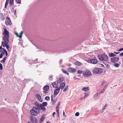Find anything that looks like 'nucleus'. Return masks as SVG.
Here are the masks:
<instances>
[{
	"mask_svg": "<svg viewBox=\"0 0 123 123\" xmlns=\"http://www.w3.org/2000/svg\"><path fill=\"white\" fill-rule=\"evenodd\" d=\"M97 57L101 61H104L106 62L108 61V55L105 53L101 55H98Z\"/></svg>",
	"mask_w": 123,
	"mask_h": 123,
	"instance_id": "f257e3e1",
	"label": "nucleus"
},
{
	"mask_svg": "<svg viewBox=\"0 0 123 123\" xmlns=\"http://www.w3.org/2000/svg\"><path fill=\"white\" fill-rule=\"evenodd\" d=\"M103 72V69L101 68L95 67L92 70V72L94 74H100Z\"/></svg>",
	"mask_w": 123,
	"mask_h": 123,
	"instance_id": "f03ea898",
	"label": "nucleus"
},
{
	"mask_svg": "<svg viewBox=\"0 0 123 123\" xmlns=\"http://www.w3.org/2000/svg\"><path fill=\"white\" fill-rule=\"evenodd\" d=\"M83 74L84 76L86 77H88L91 75V73L89 70H86L83 71Z\"/></svg>",
	"mask_w": 123,
	"mask_h": 123,
	"instance_id": "7ed1b4c3",
	"label": "nucleus"
},
{
	"mask_svg": "<svg viewBox=\"0 0 123 123\" xmlns=\"http://www.w3.org/2000/svg\"><path fill=\"white\" fill-rule=\"evenodd\" d=\"M30 112L31 114L34 116H37V114H36L35 113L38 114L40 113V111L38 110L37 111L33 109L31 110Z\"/></svg>",
	"mask_w": 123,
	"mask_h": 123,
	"instance_id": "20e7f679",
	"label": "nucleus"
},
{
	"mask_svg": "<svg viewBox=\"0 0 123 123\" xmlns=\"http://www.w3.org/2000/svg\"><path fill=\"white\" fill-rule=\"evenodd\" d=\"M87 61L89 63H91L93 64H96L98 63L97 60L95 59H89Z\"/></svg>",
	"mask_w": 123,
	"mask_h": 123,
	"instance_id": "39448f33",
	"label": "nucleus"
},
{
	"mask_svg": "<svg viewBox=\"0 0 123 123\" xmlns=\"http://www.w3.org/2000/svg\"><path fill=\"white\" fill-rule=\"evenodd\" d=\"M9 36H6L4 35L2 37V39L4 41H3L5 43H8L9 41Z\"/></svg>",
	"mask_w": 123,
	"mask_h": 123,
	"instance_id": "423d86ee",
	"label": "nucleus"
},
{
	"mask_svg": "<svg viewBox=\"0 0 123 123\" xmlns=\"http://www.w3.org/2000/svg\"><path fill=\"white\" fill-rule=\"evenodd\" d=\"M110 60L111 62L113 63H116L118 61L119 58L118 57H113L111 58Z\"/></svg>",
	"mask_w": 123,
	"mask_h": 123,
	"instance_id": "0eeeda50",
	"label": "nucleus"
},
{
	"mask_svg": "<svg viewBox=\"0 0 123 123\" xmlns=\"http://www.w3.org/2000/svg\"><path fill=\"white\" fill-rule=\"evenodd\" d=\"M6 19L7 20V23L6 21L5 23L6 25L7 26H8L10 25H11L12 24V23L10 19V18L9 17H7Z\"/></svg>",
	"mask_w": 123,
	"mask_h": 123,
	"instance_id": "6e6552de",
	"label": "nucleus"
},
{
	"mask_svg": "<svg viewBox=\"0 0 123 123\" xmlns=\"http://www.w3.org/2000/svg\"><path fill=\"white\" fill-rule=\"evenodd\" d=\"M30 119L32 123H38V121L35 117L31 116Z\"/></svg>",
	"mask_w": 123,
	"mask_h": 123,
	"instance_id": "1a4fd4ad",
	"label": "nucleus"
},
{
	"mask_svg": "<svg viewBox=\"0 0 123 123\" xmlns=\"http://www.w3.org/2000/svg\"><path fill=\"white\" fill-rule=\"evenodd\" d=\"M68 71L70 73H73L75 72L76 70L75 69L71 67H70L68 69Z\"/></svg>",
	"mask_w": 123,
	"mask_h": 123,
	"instance_id": "9d476101",
	"label": "nucleus"
},
{
	"mask_svg": "<svg viewBox=\"0 0 123 123\" xmlns=\"http://www.w3.org/2000/svg\"><path fill=\"white\" fill-rule=\"evenodd\" d=\"M60 90V88L57 87L54 91V95L56 96L59 93Z\"/></svg>",
	"mask_w": 123,
	"mask_h": 123,
	"instance_id": "9b49d317",
	"label": "nucleus"
},
{
	"mask_svg": "<svg viewBox=\"0 0 123 123\" xmlns=\"http://www.w3.org/2000/svg\"><path fill=\"white\" fill-rule=\"evenodd\" d=\"M2 34L3 35L4 34L6 36H9V32L6 29V28H5L4 30V32Z\"/></svg>",
	"mask_w": 123,
	"mask_h": 123,
	"instance_id": "f8f14e48",
	"label": "nucleus"
},
{
	"mask_svg": "<svg viewBox=\"0 0 123 123\" xmlns=\"http://www.w3.org/2000/svg\"><path fill=\"white\" fill-rule=\"evenodd\" d=\"M56 99H53V95L52 94L51 96V102L52 103V105H53L55 104L56 102Z\"/></svg>",
	"mask_w": 123,
	"mask_h": 123,
	"instance_id": "ddd939ff",
	"label": "nucleus"
},
{
	"mask_svg": "<svg viewBox=\"0 0 123 123\" xmlns=\"http://www.w3.org/2000/svg\"><path fill=\"white\" fill-rule=\"evenodd\" d=\"M58 83L57 82V83L56 82H55L52 83V84L53 86V87H54L55 88H57L58 87Z\"/></svg>",
	"mask_w": 123,
	"mask_h": 123,
	"instance_id": "4468645a",
	"label": "nucleus"
},
{
	"mask_svg": "<svg viewBox=\"0 0 123 123\" xmlns=\"http://www.w3.org/2000/svg\"><path fill=\"white\" fill-rule=\"evenodd\" d=\"M65 85V84L64 83H62L60 84V86L58 88H60V89L61 88L62 90L63 89Z\"/></svg>",
	"mask_w": 123,
	"mask_h": 123,
	"instance_id": "2eb2a0df",
	"label": "nucleus"
},
{
	"mask_svg": "<svg viewBox=\"0 0 123 123\" xmlns=\"http://www.w3.org/2000/svg\"><path fill=\"white\" fill-rule=\"evenodd\" d=\"M45 118V116L44 115H43L40 118L39 120V123H41L44 120Z\"/></svg>",
	"mask_w": 123,
	"mask_h": 123,
	"instance_id": "dca6fc26",
	"label": "nucleus"
},
{
	"mask_svg": "<svg viewBox=\"0 0 123 123\" xmlns=\"http://www.w3.org/2000/svg\"><path fill=\"white\" fill-rule=\"evenodd\" d=\"M64 80V78L62 77L61 78H60L59 79H58L57 80V82L58 83H60L61 82H62Z\"/></svg>",
	"mask_w": 123,
	"mask_h": 123,
	"instance_id": "f3484780",
	"label": "nucleus"
},
{
	"mask_svg": "<svg viewBox=\"0 0 123 123\" xmlns=\"http://www.w3.org/2000/svg\"><path fill=\"white\" fill-rule=\"evenodd\" d=\"M49 86L48 85L45 86L43 88V89L45 91H48L49 90Z\"/></svg>",
	"mask_w": 123,
	"mask_h": 123,
	"instance_id": "a211bd4d",
	"label": "nucleus"
},
{
	"mask_svg": "<svg viewBox=\"0 0 123 123\" xmlns=\"http://www.w3.org/2000/svg\"><path fill=\"white\" fill-rule=\"evenodd\" d=\"M89 89V87H84L82 89V90L84 91H87Z\"/></svg>",
	"mask_w": 123,
	"mask_h": 123,
	"instance_id": "6ab92c4d",
	"label": "nucleus"
},
{
	"mask_svg": "<svg viewBox=\"0 0 123 123\" xmlns=\"http://www.w3.org/2000/svg\"><path fill=\"white\" fill-rule=\"evenodd\" d=\"M108 55L110 57H113L116 56L115 55L112 53H109Z\"/></svg>",
	"mask_w": 123,
	"mask_h": 123,
	"instance_id": "aec40b11",
	"label": "nucleus"
},
{
	"mask_svg": "<svg viewBox=\"0 0 123 123\" xmlns=\"http://www.w3.org/2000/svg\"><path fill=\"white\" fill-rule=\"evenodd\" d=\"M40 105L41 106L42 105L43 106H46L47 105V103L46 102H43L42 104H40Z\"/></svg>",
	"mask_w": 123,
	"mask_h": 123,
	"instance_id": "412c9836",
	"label": "nucleus"
},
{
	"mask_svg": "<svg viewBox=\"0 0 123 123\" xmlns=\"http://www.w3.org/2000/svg\"><path fill=\"white\" fill-rule=\"evenodd\" d=\"M7 58L6 57H5L2 60H1L0 62L2 63H4L5 62L6 59H7Z\"/></svg>",
	"mask_w": 123,
	"mask_h": 123,
	"instance_id": "4be33fe9",
	"label": "nucleus"
},
{
	"mask_svg": "<svg viewBox=\"0 0 123 123\" xmlns=\"http://www.w3.org/2000/svg\"><path fill=\"white\" fill-rule=\"evenodd\" d=\"M62 70L64 73L67 74L68 75H69V74L66 71L63 69H62Z\"/></svg>",
	"mask_w": 123,
	"mask_h": 123,
	"instance_id": "5701e85b",
	"label": "nucleus"
},
{
	"mask_svg": "<svg viewBox=\"0 0 123 123\" xmlns=\"http://www.w3.org/2000/svg\"><path fill=\"white\" fill-rule=\"evenodd\" d=\"M44 107L45 106H43L42 105H41V109L43 111H45L46 110L45 108Z\"/></svg>",
	"mask_w": 123,
	"mask_h": 123,
	"instance_id": "b1692460",
	"label": "nucleus"
},
{
	"mask_svg": "<svg viewBox=\"0 0 123 123\" xmlns=\"http://www.w3.org/2000/svg\"><path fill=\"white\" fill-rule=\"evenodd\" d=\"M103 63L105 65L107 68H110V66L108 64L105 63L104 62H103Z\"/></svg>",
	"mask_w": 123,
	"mask_h": 123,
	"instance_id": "393cba45",
	"label": "nucleus"
},
{
	"mask_svg": "<svg viewBox=\"0 0 123 123\" xmlns=\"http://www.w3.org/2000/svg\"><path fill=\"white\" fill-rule=\"evenodd\" d=\"M14 3V0H10L9 4L10 5H12Z\"/></svg>",
	"mask_w": 123,
	"mask_h": 123,
	"instance_id": "a878e982",
	"label": "nucleus"
},
{
	"mask_svg": "<svg viewBox=\"0 0 123 123\" xmlns=\"http://www.w3.org/2000/svg\"><path fill=\"white\" fill-rule=\"evenodd\" d=\"M89 95L87 93L85 92V95L83 97V98H85L86 97H87L88 96H89Z\"/></svg>",
	"mask_w": 123,
	"mask_h": 123,
	"instance_id": "bb28decb",
	"label": "nucleus"
},
{
	"mask_svg": "<svg viewBox=\"0 0 123 123\" xmlns=\"http://www.w3.org/2000/svg\"><path fill=\"white\" fill-rule=\"evenodd\" d=\"M0 15L1 16V18H2V20H4V16L3 13H0Z\"/></svg>",
	"mask_w": 123,
	"mask_h": 123,
	"instance_id": "cd10ccee",
	"label": "nucleus"
},
{
	"mask_svg": "<svg viewBox=\"0 0 123 123\" xmlns=\"http://www.w3.org/2000/svg\"><path fill=\"white\" fill-rule=\"evenodd\" d=\"M68 89V86H66L65 87V88H64V89L63 90V91L64 92H65Z\"/></svg>",
	"mask_w": 123,
	"mask_h": 123,
	"instance_id": "c85d7f7f",
	"label": "nucleus"
},
{
	"mask_svg": "<svg viewBox=\"0 0 123 123\" xmlns=\"http://www.w3.org/2000/svg\"><path fill=\"white\" fill-rule=\"evenodd\" d=\"M35 106H37V107H38L40 105V104H39L37 102H35Z\"/></svg>",
	"mask_w": 123,
	"mask_h": 123,
	"instance_id": "c756f323",
	"label": "nucleus"
},
{
	"mask_svg": "<svg viewBox=\"0 0 123 123\" xmlns=\"http://www.w3.org/2000/svg\"><path fill=\"white\" fill-rule=\"evenodd\" d=\"M2 44L3 47H5L6 46V43H5L3 42L2 41L1 43Z\"/></svg>",
	"mask_w": 123,
	"mask_h": 123,
	"instance_id": "7c9ffc66",
	"label": "nucleus"
},
{
	"mask_svg": "<svg viewBox=\"0 0 123 123\" xmlns=\"http://www.w3.org/2000/svg\"><path fill=\"white\" fill-rule=\"evenodd\" d=\"M114 64V66L116 67H119V65L118 63H116Z\"/></svg>",
	"mask_w": 123,
	"mask_h": 123,
	"instance_id": "2f4dec72",
	"label": "nucleus"
},
{
	"mask_svg": "<svg viewBox=\"0 0 123 123\" xmlns=\"http://www.w3.org/2000/svg\"><path fill=\"white\" fill-rule=\"evenodd\" d=\"M105 90L106 89H105L104 88H103L102 90L101 91H100V93H103L104 92H105Z\"/></svg>",
	"mask_w": 123,
	"mask_h": 123,
	"instance_id": "473e14b6",
	"label": "nucleus"
},
{
	"mask_svg": "<svg viewBox=\"0 0 123 123\" xmlns=\"http://www.w3.org/2000/svg\"><path fill=\"white\" fill-rule=\"evenodd\" d=\"M50 97L48 96H46L45 97V99L46 100L49 101L50 100Z\"/></svg>",
	"mask_w": 123,
	"mask_h": 123,
	"instance_id": "72a5a7b5",
	"label": "nucleus"
},
{
	"mask_svg": "<svg viewBox=\"0 0 123 123\" xmlns=\"http://www.w3.org/2000/svg\"><path fill=\"white\" fill-rule=\"evenodd\" d=\"M36 96L38 99L40 98H41V97L40 95L39 94H37Z\"/></svg>",
	"mask_w": 123,
	"mask_h": 123,
	"instance_id": "f704fd0d",
	"label": "nucleus"
},
{
	"mask_svg": "<svg viewBox=\"0 0 123 123\" xmlns=\"http://www.w3.org/2000/svg\"><path fill=\"white\" fill-rule=\"evenodd\" d=\"M60 102H59L57 104V106L56 107V109H59V107L60 105Z\"/></svg>",
	"mask_w": 123,
	"mask_h": 123,
	"instance_id": "c9c22d12",
	"label": "nucleus"
},
{
	"mask_svg": "<svg viewBox=\"0 0 123 123\" xmlns=\"http://www.w3.org/2000/svg\"><path fill=\"white\" fill-rule=\"evenodd\" d=\"M98 93L97 92L96 94L94 95V98H97L98 96Z\"/></svg>",
	"mask_w": 123,
	"mask_h": 123,
	"instance_id": "e433bc0d",
	"label": "nucleus"
},
{
	"mask_svg": "<svg viewBox=\"0 0 123 123\" xmlns=\"http://www.w3.org/2000/svg\"><path fill=\"white\" fill-rule=\"evenodd\" d=\"M23 33V32L22 31H21L20 33V35L19 36H18V37L20 38H21L22 37V35Z\"/></svg>",
	"mask_w": 123,
	"mask_h": 123,
	"instance_id": "4c0bfd02",
	"label": "nucleus"
},
{
	"mask_svg": "<svg viewBox=\"0 0 123 123\" xmlns=\"http://www.w3.org/2000/svg\"><path fill=\"white\" fill-rule=\"evenodd\" d=\"M33 109H34L35 110H37V111L38 110V108L37 107V108L35 106L33 107Z\"/></svg>",
	"mask_w": 123,
	"mask_h": 123,
	"instance_id": "58836bf2",
	"label": "nucleus"
},
{
	"mask_svg": "<svg viewBox=\"0 0 123 123\" xmlns=\"http://www.w3.org/2000/svg\"><path fill=\"white\" fill-rule=\"evenodd\" d=\"M8 43H6V49H7L8 50V49L9 48V45L8 44Z\"/></svg>",
	"mask_w": 123,
	"mask_h": 123,
	"instance_id": "ea45409f",
	"label": "nucleus"
},
{
	"mask_svg": "<svg viewBox=\"0 0 123 123\" xmlns=\"http://www.w3.org/2000/svg\"><path fill=\"white\" fill-rule=\"evenodd\" d=\"M15 1L18 4H20L21 3V2L19 0H15Z\"/></svg>",
	"mask_w": 123,
	"mask_h": 123,
	"instance_id": "a19ab883",
	"label": "nucleus"
},
{
	"mask_svg": "<svg viewBox=\"0 0 123 123\" xmlns=\"http://www.w3.org/2000/svg\"><path fill=\"white\" fill-rule=\"evenodd\" d=\"M83 72L82 71L80 70H78L77 71V72L79 74H81Z\"/></svg>",
	"mask_w": 123,
	"mask_h": 123,
	"instance_id": "79ce46f5",
	"label": "nucleus"
},
{
	"mask_svg": "<svg viewBox=\"0 0 123 123\" xmlns=\"http://www.w3.org/2000/svg\"><path fill=\"white\" fill-rule=\"evenodd\" d=\"M53 77V75H50L49 76V79L50 80H52V78Z\"/></svg>",
	"mask_w": 123,
	"mask_h": 123,
	"instance_id": "37998d69",
	"label": "nucleus"
},
{
	"mask_svg": "<svg viewBox=\"0 0 123 123\" xmlns=\"http://www.w3.org/2000/svg\"><path fill=\"white\" fill-rule=\"evenodd\" d=\"M0 70H2L3 69V67L1 63H0Z\"/></svg>",
	"mask_w": 123,
	"mask_h": 123,
	"instance_id": "c03bdc74",
	"label": "nucleus"
},
{
	"mask_svg": "<svg viewBox=\"0 0 123 123\" xmlns=\"http://www.w3.org/2000/svg\"><path fill=\"white\" fill-rule=\"evenodd\" d=\"M107 106V104L105 105L104 107H103L102 109V110H104L105 109V107H106Z\"/></svg>",
	"mask_w": 123,
	"mask_h": 123,
	"instance_id": "a18cd8bd",
	"label": "nucleus"
},
{
	"mask_svg": "<svg viewBox=\"0 0 123 123\" xmlns=\"http://www.w3.org/2000/svg\"><path fill=\"white\" fill-rule=\"evenodd\" d=\"M76 64L79 66H80L81 65V63L79 62H76Z\"/></svg>",
	"mask_w": 123,
	"mask_h": 123,
	"instance_id": "49530a36",
	"label": "nucleus"
},
{
	"mask_svg": "<svg viewBox=\"0 0 123 123\" xmlns=\"http://www.w3.org/2000/svg\"><path fill=\"white\" fill-rule=\"evenodd\" d=\"M105 80L103 81L101 84V85L102 86L105 83Z\"/></svg>",
	"mask_w": 123,
	"mask_h": 123,
	"instance_id": "de8ad7c7",
	"label": "nucleus"
},
{
	"mask_svg": "<svg viewBox=\"0 0 123 123\" xmlns=\"http://www.w3.org/2000/svg\"><path fill=\"white\" fill-rule=\"evenodd\" d=\"M79 113L78 112H77L75 113V115L76 116H79Z\"/></svg>",
	"mask_w": 123,
	"mask_h": 123,
	"instance_id": "09e8293b",
	"label": "nucleus"
},
{
	"mask_svg": "<svg viewBox=\"0 0 123 123\" xmlns=\"http://www.w3.org/2000/svg\"><path fill=\"white\" fill-rule=\"evenodd\" d=\"M11 12L12 13H13L14 12V8L13 7H12L11 9Z\"/></svg>",
	"mask_w": 123,
	"mask_h": 123,
	"instance_id": "8fccbe9b",
	"label": "nucleus"
},
{
	"mask_svg": "<svg viewBox=\"0 0 123 123\" xmlns=\"http://www.w3.org/2000/svg\"><path fill=\"white\" fill-rule=\"evenodd\" d=\"M38 59L37 58L33 62L34 63H37V60Z\"/></svg>",
	"mask_w": 123,
	"mask_h": 123,
	"instance_id": "3c124183",
	"label": "nucleus"
},
{
	"mask_svg": "<svg viewBox=\"0 0 123 123\" xmlns=\"http://www.w3.org/2000/svg\"><path fill=\"white\" fill-rule=\"evenodd\" d=\"M38 99L41 102H42L43 101L42 99L41 98H41H38Z\"/></svg>",
	"mask_w": 123,
	"mask_h": 123,
	"instance_id": "603ef678",
	"label": "nucleus"
},
{
	"mask_svg": "<svg viewBox=\"0 0 123 123\" xmlns=\"http://www.w3.org/2000/svg\"><path fill=\"white\" fill-rule=\"evenodd\" d=\"M41 106L40 105H39V107H37L38 108V110L39 111V110H40L41 109Z\"/></svg>",
	"mask_w": 123,
	"mask_h": 123,
	"instance_id": "864d4df0",
	"label": "nucleus"
},
{
	"mask_svg": "<svg viewBox=\"0 0 123 123\" xmlns=\"http://www.w3.org/2000/svg\"><path fill=\"white\" fill-rule=\"evenodd\" d=\"M0 54H1L3 55L5 54V52H3V51H2V50Z\"/></svg>",
	"mask_w": 123,
	"mask_h": 123,
	"instance_id": "5fc2aeb1",
	"label": "nucleus"
},
{
	"mask_svg": "<svg viewBox=\"0 0 123 123\" xmlns=\"http://www.w3.org/2000/svg\"><path fill=\"white\" fill-rule=\"evenodd\" d=\"M57 114L59 113V109H56Z\"/></svg>",
	"mask_w": 123,
	"mask_h": 123,
	"instance_id": "6e6d98bb",
	"label": "nucleus"
},
{
	"mask_svg": "<svg viewBox=\"0 0 123 123\" xmlns=\"http://www.w3.org/2000/svg\"><path fill=\"white\" fill-rule=\"evenodd\" d=\"M9 2V0H6L5 4L8 5Z\"/></svg>",
	"mask_w": 123,
	"mask_h": 123,
	"instance_id": "4d7b16f0",
	"label": "nucleus"
},
{
	"mask_svg": "<svg viewBox=\"0 0 123 123\" xmlns=\"http://www.w3.org/2000/svg\"><path fill=\"white\" fill-rule=\"evenodd\" d=\"M2 51H3V52H6L7 51L6 49L4 48H3V49H2Z\"/></svg>",
	"mask_w": 123,
	"mask_h": 123,
	"instance_id": "13d9d810",
	"label": "nucleus"
},
{
	"mask_svg": "<svg viewBox=\"0 0 123 123\" xmlns=\"http://www.w3.org/2000/svg\"><path fill=\"white\" fill-rule=\"evenodd\" d=\"M45 91L44 90V91H43V93L44 94H46L48 92H46V91Z\"/></svg>",
	"mask_w": 123,
	"mask_h": 123,
	"instance_id": "bf43d9fd",
	"label": "nucleus"
},
{
	"mask_svg": "<svg viewBox=\"0 0 123 123\" xmlns=\"http://www.w3.org/2000/svg\"><path fill=\"white\" fill-rule=\"evenodd\" d=\"M108 86V85H105V86L104 87V88L106 89V88H107Z\"/></svg>",
	"mask_w": 123,
	"mask_h": 123,
	"instance_id": "052dcab7",
	"label": "nucleus"
},
{
	"mask_svg": "<svg viewBox=\"0 0 123 123\" xmlns=\"http://www.w3.org/2000/svg\"><path fill=\"white\" fill-rule=\"evenodd\" d=\"M63 115L64 117H66V115L65 114V112L64 110H63Z\"/></svg>",
	"mask_w": 123,
	"mask_h": 123,
	"instance_id": "680f3d73",
	"label": "nucleus"
},
{
	"mask_svg": "<svg viewBox=\"0 0 123 123\" xmlns=\"http://www.w3.org/2000/svg\"><path fill=\"white\" fill-rule=\"evenodd\" d=\"M123 50V48L120 49L118 50V51H121Z\"/></svg>",
	"mask_w": 123,
	"mask_h": 123,
	"instance_id": "e2e57ef3",
	"label": "nucleus"
},
{
	"mask_svg": "<svg viewBox=\"0 0 123 123\" xmlns=\"http://www.w3.org/2000/svg\"><path fill=\"white\" fill-rule=\"evenodd\" d=\"M56 113L55 112H54L53 113V117H54V115Z\"/></svg>",
	"mask_w": 123,
	"mask_h": 123,
	"instance_id": "0e129e2a",
	"label": "nucleus"
},
{
	"mask_svg": "<svg viewBox=\"0 0 123 123\" xmlns=\"http://www.w3.org/2000/svg\"><path fill=\"white\" fill-rule=\"evenodd\" d=\"M3 55L1 54H0V59L1 58H2Z\"/></svg>",
	"mask_w": 123,
	"mask_h": 123,
	"instance_id": "69168bd1",
	"label": "nucleus"
},
{
	"mask_svg": "<svg viewBox=\"0 0 123 123\" xmlns=\"http://www.w3.org/2000/svg\"><path fill=\"white\" fill-rule=\"evenodd\" d=\"M5 54H6V56H7L8 55V54L7 52V51H6V52H5Z\"/></svg>",
	"mask_w": 123,
	"mask_h": 123,
	"instance_id": "338daca9",
	"label": "nucleus"
},
{
	"mask_svg": "<svg viewBox=\"0 0 123 123\" xmlns=\"http://www.w3.org/2000/svg\"><path fill=\"white\" fill-rule=\"evenodd\" d=\"M119 55L121 56H123V52L120 53L119 54Z\"/></svg>",
	"mask_w": 123,
	"mask_h": 123,
	"instance_id": "774afa93",
	"label": "nucleus"
}]
</instances>
